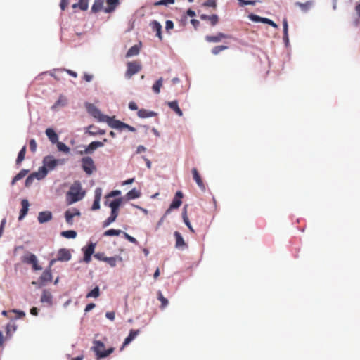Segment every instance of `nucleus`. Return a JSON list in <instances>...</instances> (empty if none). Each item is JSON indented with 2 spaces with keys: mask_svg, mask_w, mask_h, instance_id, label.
I'll use <instances>...</instances> for the list:
<instances>
[{
  "mask_svg": "<svg viewBox=\"0 0 360 360\" xmlns=\"http://www.w3.org/2000/svg\"><path fill=\"white\" fill-rule=\"evenodd\" d=\"M85 195V192L82 191V186L79 183H75L66 194V201L68 205H71L82 200Z\"/></svg>",
  "mask_w": 360,
  "mask_h": 360,
  "instance_id": "f257e3e1",
  "label": "nucleus"
},
{
  "mask_svg": "<svg viewBox=\"0 0 360 360\" xmlns=\"http://www.w3.org/2000/svg\"><path fill=\"white\" fill-rule=\"evenodd\" d=\"M87 112L99 122H106L109 126L114 117H111L101 113V110L93 104L86 105Z\"/></svg>",
  "mask_w": 360,
  "mask_h": 360,
  "instance_id": "f03ea898",
  "label": "nucleus"
},
{
  "mask_svg": "<svg viewBox=\"0 0 360 360\" xmlns=\"http://www.w3.org/2000/svg\"><path fill=\"white\" fill-rule=\"evenodd\" d=\"M21 261L27 264H31L35 271L41 270L42 268L38 264V260L35 255L27 252L21 257Z\"/></svg>",
  "mask_w": 360,
  "mask_h": 360,
  "instance_id": "7ed1b4c3",
  "label": "nucleus"
},
{
  "mask_svg": "<svg viewBox=\"0 0 360 360\" xmlns=\"http://www.w3.org/2000/svg\"><path fill=\"white\" fill-rule=\"evenodd\" d=\"M64 163V159H56L52 155L46 156L43 160V164L48 168L49 170H53L58 165H63Z\"/></svg>",
  "mask_w": 360,
  "mask_h": 360,
  "instance_id": "20e7f679",
  "label": "nucleus"
},
{
  "mask_svg": "<svg viewBox=\"0 0 360 360\" xmlns=\"http://www.w3.org/2000/svg\"><path fill=\"white\" fill-rule=\"evenodd\" d=\"M127 67V69L125 72V77L128 79H130L134 75L138 73L141 70V65L140 62L137 60L128 62Z\"/></svg>",
  "mask_w": 360,
  "mask_h": 360,
  "instance_id": "39448f33",
  "label": "nucleus"
},
{
  "mask_svg": "<svg viewBox=\"0 0 360 360\" xmlns=\"http://www.w3.org/2000/svg\"><path fill=\"white\" fill-rule=\"evenodd\" d=\"M82 167L88 175H91L96 170L94 162L91 157L86 156L82 159Z\"/></svg>",
  "mask_w": 360,
  "mask_h": 360,
  "instance_id": "423d86ee",
  "label": "nucleus"
},
{
  "mask_svg": "<svg viewBox=\"0 0 360 360\" xmlns=\"http://www.w3.org/2000/svg\"><path fill=\"white\" fill-rule=\"evenodd\" d=\"M94 351L96 355L100 358H104L110 355L114 351L112 347L105 350V345L103 342L98 341L94 347Z\"/></svg>",
  "mask_w": 360,
  "mask_h": 360,
  "instance_id": "0eeeda50",
  "label": "nucleus"
},
{
  "mask_svg": "<svg viewBox=\"0 0 360 360\" xmlns=\"http://www.w3.org/2000/svg\"><path fill=\"white\" fill-rule=\"evenodd\" d=\"M5 330L6 333V337H4L3 333L0 332V347L2 348L4 347V341L9 339L12 334L15 331L16 326L14 323H9L6 325Z\"/></svg>",
  "mask_w": 360,
  "mask_h": 360,
  "instance_id": "6e6552de",
  "label": "nucleus"
},
{
  "mask_svg": "<svg viewBox=\"0 0 360 360\" xmlns=\"http://www.w3.org/2000/svg\"><path fill=\"white\" fill-rule=\"evenodd\" d=\"M56 262V259H51L49 263V267L42 273L39 277V281L42 285H44L47 282L52 281L51 266Z\"/></svg>",
  "mask_w": 360,
  "mask_h": 360,
  "instance_id": "1a4fd4ad",
  "label": "nucleus"
},
{
  "mask_svg": "<svg viewBox=\"0 0 360 360\" xmlns=\"http://www.w3.org/2000/svg\"><path fill=\"white\" fill-rule=\"evenodd\" d=\"M248 18L250 20H251L253 22H263L265 24H268L271 26H272L274 28H277L278 25L276 24L274 21H272L271 19L266 18H262L257 15L251 13L248 15Z\"/></svg>",
  "mask_w": 360,
  "mask_h": 360,
  "instance_id": "9d476101",
  "label": "nucleus"
},
{
  "mask_svg": "<svg viewBox=\"0 0 360 360\" xmlns=\"http://www.w3.org/2000/svg\"><path fill=\"white\" fill-rule=\"evenodd\" d=\"M112 122L110 124V127L113 129H127L130 131H136V129L126 123H124L120 120L113 118Z\"/></svg>",
  "mask_w": 360,
  "mask_h": 360,
  "instance_id": "9b49d317",
  "label": "nucleus"
},
{
  "mask_svg": "<svg viewBox=\"0 0 360 360\" xmlns=\"http://www.w3.org/2000/svg\"><path fill=\"white\" fill-rule=\"evenodd\" d=\"M95 245L94 243H90L87 247H84L82 248L84 251V258L83 260L86 264L89 263L91 259V255L94 252Z\"/></svg>",
  "mask_w": 360,
  "mask_h": 360,
  "instance_id": "f8f14e48",
  "label": "nucleus"
},
{
  "mask_svg": "<svg viewBox=\"0 0 360 360\" xmlns=\"http://www.w3.org/2000/svg\"><path fill=\"white\" fill-rule=\"evenodd\" d=\"M71 259V254L69 250L65 248H61L58 250L57 254L56 261L67 262Z\"/></svg>",
  "mask_w": 360,
  "mask_h": 360,
  "instance_id": "ddd939ff",
  "label": "nucleus"
},
{
  "mask_svg": "<svg viewBox=\"0 0 360 360\" xmlns=\"http://www.w3.org/2000/svg\"><path fill=\"white\" fill-rule=\"evenodd\" d=\"M102 196V188L98 187L94 191V200L91 207L92 210H97L100 209V200Z\"/></svg>",
  "mask_w": 360,
  "mask_h": 360,
  "instance_id": "4468645a",
  "label": "nucleus"
},
{
  "mask_svg": "<svg viewBox=\"0 0 360 360\" xmlns=\"http://www.w3.org/2000/svg\"><path fill=\"white\" fill-rule=\"evenodd\" d=\"M192 174H193V179L195 180V181L196 182L197 185L198 186V187L202 190V191H205V185L198 171V169L196 168H193L192 169Z\"/></svg>",
  "mask_w": 360,
  "mask_h": 360,
  "instance_id": "2eb2a0df",
  "label": "nucleus"
},
{
  "mask_svg": "<svg viewBox=\"0 0 360 360\" xmlns=\"http://www.w3.org/2000/svg\"><path fill=\"white\" fill-rule=\"evenodd\" d=\"M228 38H231V37L229 35H226L222 32H219L215 36H210V35L206 36L205 40L208 42L217 43V42L221 41V39H228Z\"/></svg>",
  "mask_w": 360,
  "mask_h": 360,
  "instance_id": "dca6fc26",
  "label": "nucleus"
},
{
  "mask_svg": "<svg viewBox=\"0 0 360 360\" xmlns=\"http://www.w3.org/2000/svg\"><path fill=\"white\" fill-rule=\"evenodd\" d=\"M122 202V198H116L110 202H108V199H106L104 202L105 206H108L110 207L112 210H115L119 212V207H120Z\"/></svg>",
  "mask_w": 360,
  "mask_h": 360,
  "instance_id": "f3484780",
  "label": "nucleus"
},
{
  "mask_svg": "<svg viewBox=\"0 0 360 360\" xmlns=\"http://www.w3.org/2000/svg\"><path fill=\"white\" fill-rule=\"evenodd\" d=\"M81 213L77 209H73L72 210H67L65 213V217L66 222L68 224H72V218L75 216H80Z\"/></svg>",
  "mask_w": 360,
  "mask_h": 360,
  "instance_id": "a211bd4d",
  "label": "nucleus"
},
{
  "mask_svg": "<svg viewBox=\"0 0 360 360\" xmlns=\"http://www.w3.org/2000/svg\"><path fill=\"white\" fill-rule=\"evenodd\" d=\"M103 146V142L101 141H92L84 150V153L85 154H91L93 153V151L96 149H97L99 147ZM83 152H81V154H82Z\"/></svg>",
  "mask_w": 360,
  "mask_h": 360,
  "instance_id": "6ab92c4d",
  "label": "nucleus"
},
{
  "mask_svg": "<svg viewBox=\"0 0 360 360\" xmlns=\"http://www.w3.org/2000/svg\"><path fill=\"white\" fill-rule=\"evenodd\" d=\"M183 198V193L181 191H179L176 193V195L171 203V208L177 209L179 208L181 203V198Z\"/></svg>",
  "mask_w": 360,
  "mask_h": 360,
  "instance_id": "aec40b11",
  "label": "nucleus"
},
{
  "mask_svg": "<svg viewBox=\"0 0 360 360\" xmlns=\"http://www.w3.org/2000/svg\"><path fill=\"white\" fill-rule=\"evenodd\" d=\"M37 219L40 224H44L52 219V213L49 211L40 212Z\"/></svg>",
  "mask_w": 360,
  "mask_h": 360,
  "instance_id": "412c9836",
  "label": "nucleus"
},
{
  "mask_svg": "<svg viewBox=\"0 0 360 360\" xmlns=\"http://www.w3.org/2000/svg\"><path fill=\"white\" fill-rule=\"evenodd\" d=\"M106 3L108 6L104 8V11L106 13H110L113 12L120 4V0H106Z\"/></svg>",
  "mask_w": 360,
  "mask_h": 360,
  "instance_id": "4be33fe9",
  "label": "nucleus"
},
{
  "mask_svg": "<svg viewBox=\"0 0 360 360\" xmlns=\"http://www.w3.org/2000/svg\"><path fill=\"white\" fill-rule=\"evenodd\" d=\"M118 214H119L118 211L111 210V213H110V217H108L103 223V227L105 228V227L108 226L110 224H111L112 222H114L116 220Z\"/></svg>",
  "mask_w": 360,
  "mask_h": 360,
  "instance_id": "5701e85b",
  "label": "nucleus"
},
{
  "mask_svg": "<svg viewBox=\"0 0 360 360\" xmlns=\"http://www.w3.org/2000/svg\"><path fill=\"white\" fill-rule=\"evenodd\" d=\"M200 18L203 20H209L212 26L216 25L219 22V17L216 14H213L212 15L202 14Z\"/></svg>",
  "mask_w": 360,
  "mask_h": 360,
  "instance_id": "b1692460",
  "label": "nucleus"
},
{
  "mask_svg": "<svg viewBox=\"0 0 360 360\" xmlns=\"http://www.w3.org/2000/svg\"><path fill=\"white\" fill-rule=\"evenodd\" d=\"M52 299L53 297L50 292L44 290L41 296V302L42 303H46L49 306L52 305Z\"/></svg>",
  "mask_w": 360,
  "mask_h": 360,
  "instance_id": "393cba45",
  "label": "nucleus"
},
{
  "mask_svg": "<svg viewBox=\"0 0 360 360\" xmlns=\"http://www.w3.org/2000/svg\"><path fill=\"white\" fill-rule=\"evenodd\" d=\"M21 205H22V209L20 210V215L18 217L19 220H22L25 217V216L27 214L28 208H29V205H30L28 200L26 199H23L21 201Z\"/></svg>",
  "mask_w": 360,
  "mask_h": 360,
  "instance_id": "a878e982",
  "label": "nucleus"
},
{
  "mask_svg": "<svg viewBox=\"0 0 360 360\" xmlns=\"http://www.w3.org/2000/svg\"><path fill=\"white\" fill-rule=\"evenodd\" d=\"M46 134L49 139L52 143H56L58 141V134L54 131L53 129L48 128L46 130Z\"/></svg>",
  "mask_w": 360,
  "mask_h": 360,
  "instance_id": "bb28decb",
  "label": "nucleus"
},
{
  "mask_svg": "<svg viewBox=\"0 0 360 360\" xmlns=\"http://www.w3.org/2000/svg\"><path fill=\"white\" fill-rule=\"evenodd\" d=\"M137 115L141 118H147L154 117L157 115V113L153 111H150L146 109H140L138 110Z\"/></svg>",
  "mask_w": 360,
  "mask_h": 360,
  "instance_id": "cd10ccee",
  "label": "nucleus"
},
{
  "mask_svg": "<svg viewBox=\"0 0 360 360\" xmlns=\"http://www.w3.org/2000/svg\"><path fill=\"white\" fill-rule=\"evenodd\" d=\"M104 0H94V2L91 7V11L93 13H98L103 9Z\"/></svg>",
  "mask_w": 360,
  "mask_h": 360,
  "instance_id": "c85d7f7f",
  "label": "nucleus"
},
{
  "mask_svg": "<svg viewBox=\"0 0 360 360\" xmlns=\"http://www.w3.org/2000/svg\"><path fill=\"white\" fill-rule=\"evenodd\" d=\"M313 4H314V2L312 1H308L305 3H301V2L295 3V5L297 6L300 7V8L304 12H307V11H309L311 8Z\"/></svg>",
  "mask_w": 360,
  "mask_h": 360,
  "instance_id": "c756f323",
  "label": "nucleus"
},
{
  "mask_svg": "<svg viewBox=\"0 0 360 360\" xmlns=\"http://www.w3.org/2000/svg\"><path fill=\"white\" fill-rule=\"evenodd\" d=\"M168 106L173 110L179 116H182V110L178 105L177 101H173L167 103Z\"/></svg>",
  "mask_w": 360,
  "mask_h": 360,
  "instance_id": "7c9ffc66",
  "label": "nucleus"
},
{
  "mask_svg": "<svg viewBox=\"0 0 360 360\" xmlns=\"http://www.w3.org/2000/svg\"><path fill=\"white\" fill-rule=\"evenodd\" d=\"M73 8H79L82 11H86L89 7V0H79L78 3L74 4Z\"/></svg>",
  "mask_w": 360,
  "mask_h": 360,
  "instance_id": "2f4dec72",
  "label": "nucleus"
},
{
  "mask_svg": "<svg viewBox=\"0 0 360 360\" xmlns=\"http://www.w3.org/2000/svg\"><path fill=\"white\" fill-rule=\"evenodd\" d=\"M174 236L176 239V247L181 248L186 245L184 240L181 236V234L179 231H175Z\"/></svg>",
  "mask_w": 360,
  "mask_h": 360,
  "instance_id": "473e14b6",
  "label": "nucleus"
},
{
  "mask_svg": "<svg viewBox=\"0 0 360 360\" xmlns=\"http://www.w3.org/2000/svg\"><path fill=\"white\" fill-rule=\"evenodd\" d=\"M48 170V168L44 165L43 167L39 169L38 172L34 173V176L37 177L38 179H43L46 176Z\"/></svg>",
  "mask_w": 360,
  "mask_h": 360,
  "instance_id": "72a5a7b5",
  "label": "nucleus"
},
{
  "mask_svg": "<svg viewBox=\"0 0 360 360\" xmlns=\"http://www.w3.org/2000/svg\"><path fill=\"white\" fill-rule=\"evenodd\" d=\"M122 261V258L119 257H103V261L107 262L111 267H115L117 264V261Z\"/></svg>",
  "mask_w": 360,
  "mask_h": 360,
  "instance_id": "f704fd0d",
  "label": "nucleus"
},
{
  "mask_svg": "<svg viewBox=\"0 0 360 360\" xmlns=\"http://www.w3.org/2000/svg\"><path fill=\"white\" fill-rule=\"evenodd\" d=\"M140 47L138 45L131 46L127 52L126 57L129 58L131 56H137L139 53Z\"/></svg>",
  "mask_w": 360,
  "mask_h": 360,
  "instance_id": "c9c22d12",
  "label": "nucleus"
},
{
  "mask_svg": "<svg viewBox=\"0 0 360 360\" xmlns=\"http://www.w3.org/2000/svg\"><path fill=\"white\" fill-rule=\"evenodd\" d=\"M283 40L285 41V43H288L289 38H288V20L286 18H284L283 20Z\"/></svg>",
  "mask_w": 360,
  "mask_h": 360,
  "instance_id": "e433bc0d",
  "label": "nucleus"
},
{
  "mask_svg": "<svg viewBox=\"0 0 360 360\" xmlns=\"http://www.w3.org/2000/svg\"><path fill=\"white\" fill-rule=\"evenodd\" d=\"M151 25H152L153 30L156 32V35L161 39H162V34H161L162 26H161V25L158 22L155 20L151 23Z\"/></svg>",
  "mask_w": 360,
  "mask_h": 360,
  "instance_id": "4c0bfd02",
  "label": "nucleus"
},
{
  "mask_svg": "<svg viewBox=\"0 0 360 360\" xmlns=\"http://www.w3.org/2000/svg\"><path fill=\"white\" fill-rule=\"evenodd\" d=\"M140 195L141 193L138 190L133 188L127 193L126 197L128 200H132L140 197Z\"/></svg>",
  "mask_w": 360,
  "mask_h": 360,
  "instance_id": "58836bf2",
  "label": "nucleus"
},
{
  "mask_svg": "<svg viewBox=\"0 0 360 360\" xmlns=\"http://www.w3.org/2000/svg\"><path fill=\"white\" fill-rule=\"evenodd\" d=\"M89 129H94V130H89V134L90 135H91V136L103 135V134H105V130L97 129L96 127L92 126V125L89 126Z\"/></svg>",
  "mask_w": 360,
  "mask_h": 360,
  "instance_id": "ea45409f",
  "label": "nucleus"
},
{
  "mask_svg": "<svg viewBox=\"0 0 360 360\" xmlns=\"http://www.w3.org/2000/svg\"><path fill=\"white\" fill-rule=\"evenodd\" d=\"M26 153V146H24L22 149L20 150L18 158L16 159V164L20 165L21 162L24 160L25 156Z\"/></svg>",
  "mask_w": 360,
  "mask_h": 360,
  "instance_id": "a19ab883",
  "label": "nucleus"
},
{
  "mask_svg": "<svg viewBox=\"0 0 360 360\" xmlns=\"http://www.w3.org/2000/svg\"><path fill=\"white\" fill-rule=\"evenodd\" d=\"M162 82H163V79L162 77H160L159 79H158L155 83L153 85V91L155 93V94H159L160 91V88L162 86Z\"/></svg>",
  "mask_w": 360,
  "mask_h": 360,
  "instance_id": "79ce46f5",
  "label": "nucleus"
},
{
  "mask_svg": "<svg viewBox=\"0 0 360 360\" xmlns=\"http://www.w3.org/2000/svg\"><path fill=\"white\" fill-rule=\"evenodd\" d=\"M100 295V289L98 286H96L92 290L86 294V298H97Z\"/></svg>",
  "mask_w": 360,
  "mask_h": 360,
  "instance_id": "37998d69",
  "label": "nucleus"
},
{
  "mask_svg": "<svg viewBox=\"0 0 360 360\" xmlns=\"http://www.w3.org/2000/svg\"><path fill=\"white\" fill-rule=\"evenodd\" d=\"M28 171L25 169L21 170L16 176H14V178L12 180L11 184L13 185L15 184L18 181L22 179L25 176V175L27 174Z\"/></svg>",
  "mask_w": 360,
  "mask_h": 360,
  "instance_id": "c03bdc74",
  "label": "nucleus"
},
{
  "mask_svg": "<svg viewBox=\"0 0 360 360\" xmlns=\"http://www.w3.org/2000/svg\"><path fill=\"white\" fill-rule=\"evenodd\" d=\"M56 143L57 145L58 149L60 151H62L65 153H68L70 152V148L67 146L64 143L58 141V142H56Z\"/></svg>",
  "mask_w": 360,
  "mask_h": 360,
  "instance_id": "a18cd8bd",
  "label": "nucleus"
},
{
  "mask_svg": "<svg viewBox=\"0 0 360 360\" xmlns=\"http://www.w3.org/2000/svg\"><path fill=\"white\" fill-rule=\"evenodd\" d=\"M158 299L161 302V308H165L168 304V300L167 298L164 297L161 291L158 292Z\"/></svg>",
  "mask_w": 360,
  "mask_h": 360,
  "instance_id": "49530a36",
  "label": "nucleus"
},
{
  "mask_svg": "<svg viewBox=\"0 0 360 360\" xmlns=\"http://www.w3.org/2000/svg\"><path fill=\"white\" fill-rule=\"evenodd\" d=\"M121 233H122V231L121 230L111 229H109V230H107L106 231H105L104 236H117L120 235Z\"/></svg>",
  "mask_w": 360,
  "mask_h": 360,
  "instance_id": "de8ad7c7",
  "label": "nucleus"
},
{
  "mask_svg": "<svg viewBox=\"0 0 360 360\" xmlns=\"http://www.w3.org/2000/svg\"><path fill=\"white\" fill-rule=\"evenodd\" d=\"M61 235L67 238H75L77 236V233L73 230H69L63 231Z\"/></svg>",
  "mask_w": 360,
  "mask_h": 360,
  "instance_id": "09e8293b",
  "label": "nucleus"
},
{
  "mask_svg": "<svg viewBox=\"0 0 360 360\" xmlns=\"http://www.w3.org/2000/svg\"><path fill=\"white\" fill-rule=\"evenodd\" d=\"M228 49V46H224V45H220V46H214L212 49V54L214 55H217L219 54L221 51H224V50H226Z\"/></svg>",
  "mask_w": 360,
  "mask_h": 360,
  "instance_id": "8fccbe9b",
  "label": "nucleus"
},
{
  "mask_svg": "<svg viewBox=\"0 0 360 360\" xmlns=\"http://www.w3.org/2000/svg\"><path fill=\"white\" fill-rule=\"evenodd\" d=\"M184 222L186 224V225L188 226V228L190 229L191 232H194V230L189 221L188 217L186 214V211H184L182 214Z\"/></svg>",
  "mask_w": 360,
  "mask_h": 360,
  "instance_id": "3c124183",
  "label": "nucleus"
},
{
  "mask_svg": "<svg viewBox=\"0 0 360 360\" xmlns=\"http://www.w3.org/2000/svg\"><path fill=\"white\" fill-rule=\"evenodd\" d=\"M67 103V100L63 96H60L58 101L56 102V103L53 105V108H56L58 106H64Z\"/></svg>",
  "mask_w": 360,
  "mask_h": 360,
  "instance_id": "603ef678",
  "label": "nucleus"
},
{
  "mask_svg": "<svg viewBox=\"0 0 360 360\" xmlns=\"http://www.w3.org/2000/svg\"><path fill=\"white\" fill-rule=\"evenodd\" d=\"M120 195H121V191L120 190H115V191H112L110 192L109 193H108L105 198V199H109L110 198L119 196Z\"/></svg>",
  "mask_w": 360,
  "mask_h": 360,
  "instance_id": "864d4df0",
  "label": "nucleus"
},
{
  "mask_svg": "<svg viewBox=\"0 0 360 360\" xmlns=\"http://www.w3.org/2000/svg\"><path fill=\"white\" fill-rule=\"evenodd\" d=\"M203 6L205 7H212L215 8L217 7V1L216 0H207L205 3H203Z\"/></svg>",
  "mask_w": 360,
  "mask_h": 360,
  "instance_id": "5fc2aeb1",
  "label": "nucleus"
},
{
  "mask_svg": "<svg viewBox=\"0 0 360 360\" xmlns=\"http://www.w3.org/2000/svg\"><path fill=\"white\" fill-rule=\"evenodd\" d=\"M174 0H160L159 1L155 2L154 4L155 6H160V5H168L174 4Z\"/></svg>",
  "mask_w": 360,
  "mask_h": 360,
  "instance_id": "6e6d98bb",
  "label": "nucleus"
},
{
  "mask_svg": "<svg viewBox=\"0 0 360 360\" xmlns=\"http://www.w3.org/2000/svg\"><path fill=\"white\" fill-rule=\"evenodd\" d=\"M30 148L32 153H35L37 150V143L34 139H31L30 141Z\"/></svg>",
  "mask_w": 360,
  "mask_h": 360,
  "instance_id": "4d7b16f0",
  "label": "nucleus"
},
{
  "mask_svg": "<svg viewBox=\"0 0 360 360\" xmlns=\"http://www.w3.org/2000/svg\"><path fill=\"white\" fill-rule=\"evenodd\" d=\"M123 233H124V238L126 239H127L129 241H130L131 243H133L134 244H137L138 243V241H137V240L135 238L131 236L130 235H129L127 233L124 232Z\"/></svg>",
  "mask_w": 360,
  "mask_h": 360,
  "instance_id": "13d9d810",
  "label": "nucleus"
},
{
  "mask_svg": "<svg viewBox=\"0 0 360 360\" xmlns=\"http://www.w3.org/2000/svg\"><path fill=\"white\" fill-rule=\"evenodd\" d=\"M139 330H131L129 336L134 340L139 334Z\"/></svg>",
  "mask_w": 360,
  "mask_h": 360,
  "instance_id": "bf43d9fd",
  "label": "nucleus"
},
{
  "mask_svg": "<svg viewBox=\"0 0 360 360\" xmlns=\"http://www.w3.org/2000/svg\"><path fill=\"white\" fill-rule=\"evenodd\" d=\"M105 316L110 321H114L115 318V314L114 311H108L105 314Z\"/></svg>",
  "mask_w": 360,
  "mask_h": 360,
  "instance_id": "052dcab7",
  "label": "nucleus"
},
{
  "mask_svg": "<svg viewBox=\"0 0 360 360\" xmlns=\"http://www.w3.org/2000/svg\"><path fill=\"white\" fill-rule=\"evenodd\" d=\"M69 4V0H61L60 3V7L61 10L64 11Z\"/></svg>",
  "mask_w": 360,
  "mask_h": 360,
  "instance_id": "680f3d73",
  "label": "nucleus"
},
{
  "mask_svg": "<svg viewBox=\"0 0 360 360\" xmlns=\"http://www.w3.org/2000/svg\"><path fill=\"white\" fill-rule=\"evenodd\" d=\"M174 27V23L172 20H167L165 24V28L167 30H171Z\"/></svg>",
  "mask_w": 360,
  "mask_h": 360,
  "instance_id": "e2e57ef3",
  "label": "nucleus"
},
{
  "mask_svg": "<svg viewBox=\"0 0 360 360\" xmlns=\"http://www.w3.org/2000/svg\"><path fill=\"white\" fill-rule=\"evenodd\" d=\"M95 307L96 305L94 303H89L86 306L84 311L85 312H89L91 310H92Z\"/></svg>",
  "mask_w": 360,
  "mask_h": 360,
  "instance_id": "0e129e2a",
  "label": "nucleus"
},
{
  "mask_svg": "<svg viewBox=\"0 0 360 360\" xmlns=\"http://www.w3.org/2000/svg\"><path fill=\"white\" fill-rule=\"evenodd\" d=\"M129 109L132 110H136L138 109V106L136 104L135 102L134 101H131L129 103Z\"/></svg>",
  "mask_w": 360,
  "mask_h": 360,
  "instance_id": "69168bd1",
  "label": "nucleus"
},
{
  "mask_svg": "<svg viewBox=\"0 0 360 360\" xmlns=\"http://www.w3.org/2000/svg\"><path fill=\"white\" fill-rule=\"evenodd\" d=\"M33 176H34V173H33V174H32L30 176H29L27 178V179H26V181H25V185H26L27 186H28L30 185V184L32 182Z\"/></svg>",
  "mask_w": 360,
  "mask_h": 360,
  "instance_id": "338daca9",
  "label": "nucleus"
},
{
  "mask_svg": "<svg viewBox=\"0 0 360 360\" xmlns=\"http://www.w3.org/2000/svg\"><path fill=\"white\" fill-rule=\"evenodd\" d=\"M191 23L193 25V27L197 29V27L199 26L200 25V22L196 20V19H192L191 20Z\"/></svg>",
  "mask_w": 360,
  "mask_h": 360,
  "instance_id": "774afa93",
  "label": "nucleus"
}]
</instances>
